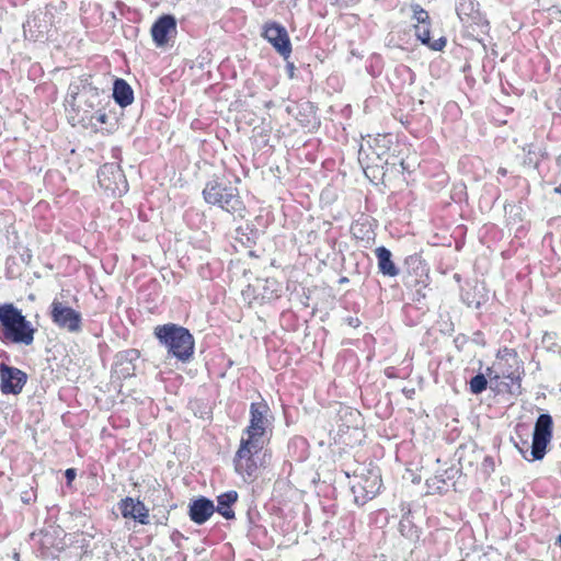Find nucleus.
I'll list each match as a JSON object with an SVG mask.
<instances>
[{"label": "nucleus", "instance_id": "1", "mask_svg": "<svg viewBox=\"0 0 561 561\" xmlns=\"http://www.w3.org/2000/svg\"><path fill=\"white\" fill-rule=\"evenodd\" d=\"M238 183H240L239 178L234 179V183L226 176L211 178L202 191L205 203L218 207L233 217L243 218L247 208L240 196Z\"/></svg>", "mask_w": 561, "mask_h": 561}, {"label": "nucleus", "instance_id": "2", "mask_svg": "<svg viewBox=\"0 0 561 561\" xmlns=\"http://www.w3.org/2000/svg\"><path fill=\"white\" fill-rule=\"evenodd\" d=\"M37 329L26 319L22 310L11 302L0 305V342L9 345L30 346Z\"/></svg>", "mask_w": 561, "mask_h": 561}, {"label": "nucleus", "instance_id": "3", "mask_svg": "<svg viewBox=\"0 0 561 561\" xmlns=\"http://www.w3.org/2000/svg\"><path fill=\"white\" fill-rule=\"evenodd\" d=\"M154 336L167 348L170 357L182 363L193 358L195 341L188 329L175 323H167L154 328Z\"/></svg>", "mask_w": 561, "mask_h": 561}, {"label": "nucleus", "instance_id": "4", "mask_svg": "<svg viewBox=\"0 0 561 561\" xmlns=\"http://www.w3.org/2000/svg\"><path fill=\"white\" fill-rule=\"evenodd\" d=\"M553 420L549 413L540 414L535 423L533 442L530 447V455H527V450H524L518 444L516 447L527 461L541 460L546 453L547 446L552 438Z\"/></svg>", "mask_w": 561, "mask_h": 561}, {"label": "nucleus", "instance_id": "5", "mask_svg": "<svg viewBox=\"0 0 561 561\" xmlns=\"http://www.w3.org/2000/svg\"><path fill=\"white\" fill-rule=\"evenodd\" d=\"M270 412V407L265 401L252 402L250 404L249 425L243 430L241 439L264 445L272 426V422L268 420Z\"/></svg>", "mask_w": 561, "mask_h": 561}, {"label": "nucleus", "instance_id": "6", "mask_svg": "<svg viewBox=\"0 0 561 561\" xmlns=\"http://www.w3.org/2000/svg\"><path fill=\"white\" fill-rule=\"evenodd\" d=\"M77 96H79L78 107L85 114V117L111 103L107 93L94 87L88 79L81 80L80 87L77 85V92H72V100H76Z\"/></svg>", "mask_w": 561, "mask_h": 561}, {"label": "nucleus", "instance_id": "7", "mask_svg": "<svg viewBox=\"0 0 561 561\" xmlns=\"http://www.w3.org/2000/svg\"><path fill=\"white\" fill-rule=\"evenodd\" d=\"M263 447V444L241 439L233 458V465L236 472L242 476L243 479L254 477L259 469L255 457L262 451Z\"/></svg>", "mask_w": 561, "mask_h": 561}, {"label": "nucleus", "instance_id": "8", "mask_svg": "<svg viewBox=\"0 0 561 561\" xmlns=\"http://www.w3.org/2000/svg\"><path fill=\"white\" fill-rule=\"evenodd\" d=\"M49 317L51 322L61 330L69 333H80L82 331L81 313L58 299L51 301Z\"/></svg>", "mask_w": 561, "mask_h": 561}, {"label": "nucleus", "instance_id": "9", "mask_svg": "<svg viewBox=\"0 0 561 561\" xmlns=\"http://www.w3.org/2000/svg\"><path fill=\"white\" fill-rule=\"evenodd\" d=\"M100 186L114 196H122L128 191L126 176L116 163H105L98 171Z\"/></svg>", "mask_w": 561, "mask_h": 561}, {"label": "nucleus", "instance_id": "10", "mask_svg": "<svg viewBox=\"0 0 561 561\" xmlns=\"http://www.w3.org/2000/svg\"><path fill=\"white\" fill-rule=\"evenodd\" d=\"M402 282L409 288L427 286L428 268L420 254L414 253L405 257Z\"/></svg>", "mask_w": 561, "mask_h": 561}, {"label": "nucleus", "instance_id": "11", "mask_svg": "<svg viewBox=\"0 0 561 561\" xmlns=\"http://www.w3.org/2000/svg\"><path fill=\"white\" fill-rule=\"evenodd\" d=\"M262 36L275 48V50L288 59L291 54V43L287 30L277 22H267L263 26Z\"/></svg>", "mask_w": 561, "mask_h": 561}, {"label": "nucleus", "instance_id": "12", "mask_svg": "<svg viewBox=\"0 0 561 561\" xmlns=\"http://www.w3.org/2000/svg\"><path fill=\"white\" fill-rule=\"evenodd\" d=\"M456 13L462 23L478 26L483 34L489 32L490 23L476 0H456Z\"/></svg>", "mask_w": 561, "mask_h": 561}, {"label": "nucleus", "instance_id": "13", "mask_svg": "<svg viewBox=\"0 0 561 561\" xmlns=\"http://www.w3.org/2000/svg\"><path fill=\"white\" fill-rule=\"evenodd\" d=\"M381 488V478L373 471L367 477H359L356 482L351 485L354 501L357 505H364L373 500Z\"/></svg>", "mask_w": 561, "mask_h": 561}, {"label": "nucleus", "instance_id": "14", "mask_svg": "<svg viewBox=\"0 0 561 561\" xmlns=\"http://www.w3.org/2000/svg\"><path fill=\"white\" fill-rule=\"evenodd\" d=\"M27 381V375L13 366L0 364V390L3 394H19Z\"/></svg>", "mask_w": 561, "mask_h": 561}, {"label": "nucleus", "instance_id": "15", "mask_svg": "<svg viewBox=\"0 0 561 561\" xmlns=\"http://www.w3.org/2000/svg\"><path fill=\"white\" fill-rule=\"evenodd\" d=\"M140 353L136 348L121 351L115 355L114 373L118 378L127 379L136 374V362L139 359Z\"/></svg>", "mask_w": 561, "mask_h": 561}, {"label": "nucleus", "instance_id": "16", "mask_svg": "<svg viewBox=\"0 0 561 561\" xmlns=\"http://www.w3.org/2000/svg\"><path fill=\"white\" fill-rule=\"evenodd\" d=\"M151 36L158 47L164 46L172 33H176V19L172 14L159 16L151 26Z\"/></svg>", "mask_w": 561, "mask_h": 561}, {"label": "nucleus", "instance_id": "17", "mask_svg": "<svg viewBox=\"0 0 561 561\" xmlns=\"http://www.w3.org/2000/svg\"><path fill=\"white\" fill-rule=\"evenodd\" d=\"M118 507L124 518H131L141 525L149 524V511L141 501L126 496L119 501Z\"/></svg>", "mask_w": 561, "mask_h": 561}, {"label": "nucleus", "instance_id": "18", "mask_svg": "<svg viewBox=\"0 0 561 561\" xmlns=\"http://www.w3.org/2000/svg\"><path fill=\"white\" fill-rule=\"evenodd\" d=\"M215 510V504L210 499L199 496L190 503L188 516L193 523L203 525L213 516Z\"/></svg>", "mask_w": 561, "mask_h": 561}, {"label": "nucleus", "instance_id": "19", "mask_svg": "<svg viewBox=\"0 0 561 561\" xmlns=\"http://www.w3.org/2000/svg\"><path fill=\"white\" fill-rule=\"evenodd\" d=\"M47 31V24L42 14H33L23 23V33L28 41H42Z\"/></svg>", "mask_w": 561, "mask_h": 561}, {"label": "nucleus", "instance_id": "20", "mask_svg": "<svg viewBox=\"0 0 561 561\" xmlns=\"http://www.w3.org/2000/svg\"><path fill=\"white\" fill-rule=\"evenodd\" d=\"M378 270L383 276L396 277L400 274V268L392 261V253L389 249L381 245L376 248Z\"/></svg>", "mask_w": 561, "mask_h": 561}, {"label": "nucleus", "instance_id": "21", "mask_svg": "<svg viewBox=\"0 0 561 561\" xmlns=\"http://www.w3.org/2000/svg\"><path fill=\"white\" fill-rule=\"evenodd\" d=\"M239 499V494L234 490H229L219 494L217 500V505H215V512L220 514L225 519L231 520L236 518L234 511L232 506L237 503Z\"/></svg>", "mask_w": 561, "mask_h": 561}, {"label": "nucleus", "instance_id": "22", "mask_svg": "<svg viewBox=\"0 0 561 561\" xmlns=\"http://www.w3.org/2000/svg\"><path fill=\"white\" fill-rule=\"evenodd\" d=\"M413 27L417 41L432 50L440 51L446 46V37L440 36L437 39L431 38V22L425 24H414Z\"/></svg>", "mask_w": 561, "mask_h": 561}, {"label": "nucleus", "instance_id": "23", "mask_svg": "<svg viewBox=\"0 0 561 561\" xmlns=\"http://www.w3.org/2000/svg\"><path fill=\"white\" fill-rule=\"evenodd\" d=\"M112 96L121 107H127L134 102V91L127 81L122 78L114 80Z\"/></svg>", "mask_w": 561, "mask_h": 561}, {"label": "nucleus", "instance_id": "24", "mask_svg": "<svg viewBox=\"0 0 561 561\" xmlns=\"http://www.w3.org/2000/svg\"><path fill=\"white\" fill-rule=\"evenodd\" d=\"M400 534L409 539L410 541H417L421 536V530L412 520L411 510L409 508L403 513L402 518L399 523Z\"/></svg>", "mask_w": 561, "mask_h": 561}, {"label": "nucleus", "instance_id": "25", "mask_svg": "<svg viewBox=\"0 0 561 561\" xmlns=\"http://www.w3.org/2000/svg\"><path fill=\"white\" fill-rule=\"evenodd\" d=\"M239 241L247 247H252L260 238L259 229L252 224H245L244 227H238L236 230Z\"/></svg>", "mask_w": 561, "mask_h": 561}, {"label": "nucleus", "instance_id": "26", "mask_svg": "<svg viewBox=\"0 0 561 561\" xmlns=\"http://www.w3.org/2000/svg\"><path fill=\"white\" fill-rule=\"evenodd\" d=\"M524 151L526 152V162L535 167H537L540 163V161L547 157V152L545 149L536 147L534 145H527L524 148Z\"/></svg>", "mask_w": 561, "mask_h": 561}, {"label": "nucleus", "instance_id": "27", "mask_svg": "<svg viewBox=\"0 0 561 561\" xmlns=\"http://www.w3.org/2000/svg\"><path fill=\"white\" fill-rule=\"evenodd\" d=\"M488 387V380L483 374H478L469 381V389L472 394L482 393Z\"/></svg>", "mask_w": 561, "mask_h": 561}, {"label": "nucleus", "instance_id": "28", "mask_svg": "<svg viewBox=\"0 0 561 561\" xmlns=\"http://www.w3.org/2000/svg\"><path fill=\"white\" fill-rule=\"evenodd\" d=\"M412 20L415 24H425L431 22L428 12L423 9L419 3L411 4Z\"/></svg>", "mask_w": 561, "mask_h": 561}, {"label": "nucleus", "instance_id": "29", "mask_svg": "<svg viewBox=\"0 0 561 561\" xmlns=\"http://www.w3.org/2000/svg\"><path fill=\"white\" fill-rule=\"evenodd\" d=\"M397 39L396 35H391L389 38V45H393L394 47L404 48V44L409 43L410 38V30H403L397 32Z\"/></svg>", "mask_w": 561, "mask_h": 561}, {"label": "nucleus", "instance_id": "30", "mask_svg": "<svg viewBox=\"0 0 561 561\" xmlns=\"http://www.w3.org/2000/svg\"><path fill=\"white\" fill-rule=\"evenodd\" d=\"M276 286H277V282L275 279H265L263 299L271 300V299H274V298H278L279 294L274 288Z\"/></svg>", "mask_w": 561, "mask_h": 561}, {"label": "nucleus", "instance_id": "31", "mask_svg": "<svg viewBox=\"0 0 561 561\" xmlns=\"http://www.w3.org/2000/svg\"><path fill=\"white\" fill-rule=\"evenodd\" d=\"M88 117H90V119H95L102 125L107 123V114L105 112V107H101L93 113H90Z\"/></svg>", "mask_w": 561, "mask_h": 561}, {"label": "nucleus", "instance_id": "32", "mask_svg": "<svg viewBox=\"0 0 561 561\" xmlns=\"http://www.w3.org/2000/svg\"><path fill=\"white\" fill-rule=\"evenodd\" d=\"M170 539L176 548H181L182 541L187 538L180 530L175 529L171 533Z\"/></svg>", "mask_w": 561, "mask_h": 561}, {"label": "nucleus", "instance_id": "33", "mask_svg": "<svg viewBox=\"0 0 561 561\" xmlns=\"http://www.w3.org/2000/svg\"><path fill=\"white\" fill-rule=\"evenodd\" d=\"M461 297H462V301L468 307H472L474 309H479L481 307V305H482L480 300H476L474 298H470V293H466Z\"/></svg>", "mask_w": 561, "mask_h": 561}, {"label": "nucleus", "instance_id": "34", "mask_svg": "<svg viewBox=\"0 0 561 561\" xmlns=\"http://www.w3.org/2000/svg\"><path fill=\"white\" fill-rule=\"evenodd\" d=\"M301 107L308 112V115L306 116V119H301V122L306 125H308L311 121L309 118V116L311 115L313 118H314V108H313V105L310 103V102H305L304 104H301Z\"/></svg>", "mask_w": 561, "mask_h": 561}, {"label": "nucleus", "instance_id": "35", "mask_svg": "<svg viewBox=\"0 0 561 561\" xmlns=\"http://www.w3.org/2000/svg\"><path fill=\"white\" fill-rule=\"evenodd\" d=\"M76 476H77V471L75 468H68L65 471V478H66L68 484H70L75 480Z\"/></svg>", "mask_w": 561, "mask_h": 561}, {"label": "nucleus", "instance_id": "36", "mask_svg": "<svg viewBox=\"0 0 561 561\" xmlns=\"http://www.w3.org/2000/svg\"><path fill=\"white\" fill-rule=\"evenodd\" d=\"M33 494L31 491H24L22 492L21 494V501L24 503V504H30L32 501H33Z\"/></svg>", "mask_w": 561, "mask_h": 561}, {"label": "nucleus", "instance_id": "37", "mask_svg": "<svg viewBox=\"0 0 561 561\" xmlns=\"http://www.w3.org/2000/svg\"><path fill=\"white\" fill-rule=\"evenodd\" d=\"M291 443L296 446H301V447H306L307 445V440L302 437H295Z\"/></svg>", "mask_w": 561, "mask_h": 561}, {"label": "nucleus", "instance_id": "38", "mask_svg": "<svg viewBox=\"0 0 561 561\" xmlns=\"http://www.w3.org/2000/svg\"><path fill=\"white\" fill-rule=\"evenodd\" d=\"M397 71L399 72H407L409 73L411 77L413 76V72L412 70L408 67V66H404V65H401L397 68Z\"/></svg>", "mask_w": 561, "mask_h": 561}, {"label": "nucleus", "instance_id": "39", "mask_svg": "<svg viewBox=\"0 0 561 561\" xmlns=\"http://www.w3.org/2000/svg\"><path fill=\"white\" fill-rule=\"evenodd\" d=\"M286 68H287L289 78H294V73H295V66H294V64L287 62Z\"/></svg>", "mask_w": 561, "mask_h": 561}, {"label": "nucleus", "instance_id": "40", "mask_svg": "<svg viewBox=\"0 0 561 561\" xmlns=\"http://www.w3.org/2000/svg\"><path fill=\"white\" fill-rule=\"evenodd\" d=\"M497 174L501 176H505L507 174V170L505 168H499Z\"/></svg>", "mask_w": 561, "mask_h": 561}, {"label": "nucleus", "instance_id": "41", "mask_svg": "<svg viewBox=\"0 0 561 561\" xmlns=\"http://www.w3.org/2000/svg\"><path fill=\"white\" fill-rule=\"evenodd\" d=\"M380 72H381V69H380V68H378V70H377V71L373 70L370 73H371V76H373V77H377V76H379V75H380Z\"/></svg>", "mask_w": 561, "mask_h": 561}, {"label": "nucleus", "instance_id": "42", "mask_svg": "<svg viewBox=\"0 0 561 561\" xmlns=\"http://www.w3.org/2000/svg\"><path fill=\"white\" fill-rule=\"evenodd\" d=\"M507 377H508L512 381H514L515 379H516V380H517V379H519V377H518V376H515L514 374H511V375H508Z\"/></svg>", "mask_w": 561, "mask_h": 561}, {"label": "nucleus", "instance_id": "43", "mask_svg": "<svg viewBox=\"0 0 561 561\" xmlns=\"http://www.w3.org/2000/svg\"><path fill=\"white\" fill-rule=\"evenodd\" d=\"M554 192L561 195V183L554 188Z\"/></svg>", "mask_w": 561, "mask_h": 561}, {"label": "nucleus", "instance_id": "44", "mask_svg": "<svg viewBox=\"0 0 561 561\" xmlns=\"http://www.w3.org/2000/svg\"><path fill=\"white\" fill-rule=\"evenodd\" d=\"M373 60H376V62H379L381 59H380V57H379V56H375V57H373V58H371V61H373Z\"/></svg>", "mask_w": 561, "mask_h": 561}, {"label": "nucleus", "instance_id": "45", "mask_svg": "<svg viewBox=\"0 0 561 561\" xmlns=\"http://www.w3.org/2000/svg\"><path fill=\"white\" fill-rule=\"evenodd\" d=\"M347 282H348V278H347V277H342V278L340 279V283H347Z\"/></svg>", "mask_w": 561, "mask_h": 561}, {"label": "nucleus", "instance_id": "46", "mask_svg": "<svg viewBox=\"0 0 561 561\" xmlns=\"http://www.w3.org/2000/svg\"><path fill=\"white\" fill-rule=\"evenodd\" d=\"M556 543L561 545V535L558 536Z\"/></svg>", "mask_w": 561, "mask_h": 561}, {"label": "nucleus", "instance_id": "47", "mask_svg": "<svg viewBox=\"0 0 561 561\" xmlns=\"http://www.w3.org/2000/svg\"><path fill=\"white\" fill-rule=\"evenodd\" d=\"M485 461H488V463H491V458L490 457H485Z\"/></svg>", "mask_w": 561, "mask_h": 561}, {"label": "nucleus", "instance_id": "48", "mask_svg": "<svg viewBox=\"0 0 561 561\" xmlns=\"http://www.w3.org/2000/svg\"><path fill=\"white\" fill-rule=\"evenodd\" d=\"M485 461H488V463H491V458L490 457H485Z\"/></svg>", "mask_w": 561, "mask_h": 561}, {"label": "nucleus", "instance_id": "49", "mask_svg": "<svg viewBox=\"0 0 561 561\" xmlns=\"http://www.w3.org/2000/svg\"><path fill=\"white\" fill-rule=\"evenodd\" d=\"M70 89H73V85H70ZM75 89H76V91H73V90H72V91H71V93H72V92H73V93H76V92H77V87H75Z\"/></svg>", "mask_w": 561, "mask_h": 561}]
</instances>
